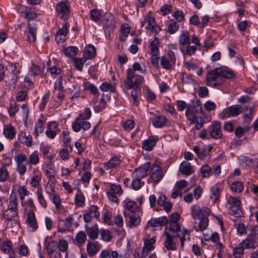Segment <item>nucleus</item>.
Masks as SVG:
<instances>
[{
    "instance_id": "f257e3e1",
    "label": "nucleus",
    "mask_w": 258,
    "mask_h": 258,
    "mask_svg": "<svg viewBox=\"0 0 258 258\" xmlns=\"http://www.w3.org/2000/svg\"><path fill=\"white\" fill-rule=\"evenodd\" d=\"M18 205V198L12 191L7 202V208L4 211L2 217L8 222L13 221L16 225H19Z\"/></svg>"
},
{
    "instance_id": "f03ea898",
    "label": "nucleus",
    "mask_w": 258,
    "mask_h": 258,
    "mask_svg": "<svg viewBox=\"0 0 258 258\" xmlns=\"http://www.w3.org/2000/svg\"><path fill=\"white\" fill-rule=\"evenodd\" d=\"M191 215L195 220H200L199 227L201 231L205 230L209 224L208 217L211 214V210L206 207L200 208L199 205H194L191 208Z\"/></svg>"
},
{
    "instance_id": "7ed1b4c3",
    "label": "nucleus",
    "mask_w": 258,
    "mask_h": 258,
    "mask_svg": "<svg viewBox=\"0 0 258 258\" xmlns=\"http://www.w3.org/2000/svg\"><path fill=\"white\" fill-rule=\"evenodd\" d=\"M144 81L143 76L137 75L131 69L126 71V77L124 80V86L126 89H139Z\"/></svg>"
},
{
    "instance_id": "20e7f679",
    "label": "nucleus",
    "mask_w": 258,
    "mask_h": 258,
    "mask_svg": "<svg viewBox=\"0 0 258 258\" xmlns=\"http://www.w3.org/2000/svg\"><path fill=\"white\" fill-rule=\"evenodd\" d=\"M240 205L241 202L238 198L230 196L227 199L226 208L229 214L239 217L242 215Z\"/></svg>"
},
{
    "instance_id": "39448f33",
    "label": "nucleus",
    "mask_w": 258,
    "mask_h": 258,
    "mask_svg": "<svg viewBox=\"0 0 258 258\" xmlns=\"http://www.w3.org/2000/svg\"><path fill=\"white\" fill-rule=\"evenodd\" d=\"M176 58L174 51L169 50L160 58V64L166 70H170L175 66Z\"/></svg>"
},
{
    "instance_id": "423d86ee",
    "label": "nucleus",
    "mask_w": 258,
    "mask_h": 258,
    "mask_svg": "<svg viewBox=\"0 0 258 258\" xmlns=\"http://www.w3.org/2000/svg\"><path fill=\"white\" fill-rule=\"evenodd\" d=\"M217 72L218 68H216L207 73L206 81L208 86L216 87L224 83L223 79L221 78L220 74Z\"/></svg>"
},
{
    "instance_id": "0eeeda50",
    "label": "nucleus",
    "mask_w": 258,
    "mask_h": 258,
    "mask_svg": "<svg viewBox=\"0 0 258 258\" xmlns=\"http://www.w3.org/2000/svg\"><path fill=\"white\" fill-rule=\"evenodd\" d=\"M242 112L241 106L233 105L224 109L219 114V117L222 119L233 117L238 116Z\"/></svg>"
},
{
    "instance_id": "6e6552de",
    "label": "nucleus",
    "mask_w": 258,
    "mask_h": 258,
    "mask_svg": "<svg viewBox=\"0 0 258 258\" xmlns=\"http://www.w3.org/2000/svg\"><path fill=\"white\" fill-rule=\"evenodd\" d=\"M74 218L70 215L63 220H59L57 225V231L61 233L72 230Z\"/></svg>"
},
{
    "instance_id": "1a4fd4ad",
    "label": "nucleus",
    "mask_w": 258,
    "mask_h": 258,
    "mask_svg": "<svg viewBox=\"0 0 258 258\" xmlns=\"http://www.w3.org/2000/svg\"><path fill=\"white\" fill-rule=\"evenodd\" d=\"M150 167V163L146 162L144 164L141 165L140 167L136 168L132 173V177L134 178H138L141 179L147 176L148 171Z\"/></svg>"
},
{
    "instance_id": "9d476101",
    "label": "nucleus",
    "mask_w": 258,
    "mask_h": 258,
    "mask_svg": "<svg viewBox=\"0 0 258 258\" xmlns=\"http://www.w3.org/2000/svg\"><path fill=\"white\" fill-rule=\"evenodd\" d=\"M102 247V244L98 241H88L86 250L89 256L93 257L96 255Z\"/></svg>"
},
{
    "instance_id": "9b49d317",
    "label": "nucleus",
    "mask_w": 258,
    "mask_h": 258,
    "mask_svg": "<svg viewBox=\"0 0 258 258\" xmlns=\"http://www.w3.org/2000/svg\"><path fill=\"white\" fill-rule=\"evenodd\" d=\"M163 176V172L161 167L157 165H153L151 168L150 178L156 184L159 182Z\"/></svg>"
},
{
    "instance_id": "f8f14e48",
    "label": "nucleus",
    "mask_w": 258,
    "mask_h": 258,
    "mask_svg": "<svg viewBox=\"0 0 258 258\" xmlns=\"http://www.w3.org/2000/svg\"><path fill=\"white\" fill-rule=\"evenodd\" d=\"M60 132L58 124L55 121L47 123L45 134L46 136L50 139H54L56 135Z\"/></svg>"
},
{
    "instance_id": "ddd939ff",
    "label": "nucleus",
    "mask_w": 258,
    "mask_h": 258,
    "mask_svg": "<svg viewBox=\"0 0 258 258\" xmlns=\"http://www.w3.org/2000/svg\"><path fill=\"white\" fill-rule=\"evenodd\" d=\"M56 11L59 13H61V18L64 19H67L69 18V5L67 1L60 2L56 5Z\"/></svg>"
},
{
    "instance_id": "4468645a",
    "label": "nucleus",
    "mask_w": 258,
    "mask_h": 258,
    "mask_svg": "<svg viewBox=\"0 0 258 258\" xmlns=\"http://www.w3.org/2000/svg\"><path fill=\"white\" fill-rule=\"evenodd\" d=\"M221 123L219 122H214L211 127L210 131V136L215 139H219L222 138V133L221 130Z\"/></svg>"
},
{
    "instance_id": "2eb2a0df",
    "label": "nucleus",
    "mask_w": 258,
    "mask_h": 258,
    "mask_svg": "<svg viewBox=\"0 0 258 258\" xmlns=\"http://www.w3.org/2000/svg\"><path fill=\"white\" fill-rule=\"evenodd\" d=\"M165 240L164 242L165 247L168 250H175L177 249L176 242L174 239L176 238L174 235H171L169 233L164 234Z\"/></svg>"
},
{
    "instance_id": "dca6fc26",
    "label": "nucleus",
    "mask_w": 258,
    "mask_h": 258,
    "mask_svg": "<svg viewBox=\"0 0 258 258\" xmlns=\"http://www.w3.org/2000/svg\"><path fill=\"white\" fill-rule=\"evenodd\" d=\"M181 231V227L178 224L175 222H170L169 226L168 228H166V231L164 234L169 233L171 235H174L175 237L179 236V232Z\"/></svg>"
},
{
    "instance_id": "f3484780",
    "label": "nucleus",
    "mask_w": 258,
    "mask_h": 258,
    "mask_svg": "<svg viewBox=\"0 0 258 258\" xmlns=\"http://www.w3.org/2000/svg\"><path fill=\"white\" fill-rule=\"evenodd\" d=\"M158 138L157 136H151L147 140L143 141L142 147L143 148L148 151H151L155 146Z\"/></svg>"
},
{
    "instance_id": "a211bd4d",
    "label": "nucleus",
    "mask_w": 258,
    "mask_h": 258,
    "mask_svg": "<svg viewBox=\"0 0 258 258\" xmlns=\"http://www.w3.org/2000/svg\"><path fill=\"white\" fill-rule=\"evenodd\" d=\"M68 32V26L67 24H64L62 28L57 31L55 36V40L57 43H63L67 39V34Z\"/></svg>"
},
{
    "instance_id": "6ab92c4d",
    "label": "nucleus",
    "mask_w": 258,
    "mask_h": 258,
    "mask_svg": "<svg viewBox=\"0 0 258 258\" xmlns=\"http://www.w3.org/2000/svg\"><path fill=\"white\" fill-rule=\"evenodd\" d=\"M85 230L89 237L93 240L97 239L99 235V229L97 225L89 227L88 224L85 225Z\"/></svg>"
},
{
    "instance_id": "aec40b11",
    "label": "nucleus",
    "mask_w": 258,
    "mask_h": 258,
    "mask_svg": "<svg viewBox=\"0 0 258 258\" xmlns=\"http://www.w3.org/2000/svg\"><path fill=\"white\" fill-rule=\"evenodd\" d=\"M190 34L187 30L182 31L179 36L178 42L180 46V49H182L184 46L190 43Z\"/></svg>"
},
{
    "instance_id": "412c9836",
    "label": "nucleus",
    "mask_w": 258,
    "mask_h": 258,
    "mask_svg": "<svg viewBox=\"0 0 258 258\" xmlns=\"http://www.w3.org/2000/svg\"><path fill=\"white\" fill-rule=\"evenodd\" d=\"M27 35V40L30 42H34L36 40V27L35 25L29 23L28 30L25 33Z\"/></svg>"
},
{
    "instance_id": "4be33fe9",
    "label": "nucleus",
    "mask_w": 258,
    "mask_h": 258,
    "mask_svg": "<svg viewBox=\"0 0 258 258\" xmlns=\"http://www.w3.org/2000/svg\"><path fill=\"white\" fill-rule=\"evenodd\" d=\"M3 134L7 139L13 140L16 136V131L11 124H9L4 125Z\"/></svg>"
},
{
    "instance_id": "5701e85b",
    "label": "nucleus",
    "mask_w": 258,
    "mask_h": 258,
    "mask_svg": "<svg viewBox=\"0 0 258 258\" xmlns=\"http://www.w3.org/2000/svg\"><path fill=\"white\" fill-rule=\"evenodd\" d=\"M218 73L220 74L221 78L232 79L235 77L234 72L227 67H221L218 68Z\"/></svg>"
},
{
    "instance_id": "b1692460",
    "label": "nucleus",
    "mask_w": 258,
    "mask_h": 258,
    "mask_svg": "<svg viewBox=\"0 0 258 258\" xmlns=\"http://www.w3.org/2000/svg\"><path fill=\"white\" fill-rule=\"evenodd\" d=\"M27 223L32 228V231H36L38 228L35 214L33 211H29L27 214Z\"/></svg>"
},
{
    "instance_id": "393cba45",
    "label": "nucleus",
    "mask_w": 258,
    "mask_h": 258,
    "mask_svg": "<svg viewBox=\"0 0 258 258\" xmlns=\"http://www.w3.org/2000/svg\"><path fill=\"white\" fill-rule=\"evenodd\" d=\"M87 240V235L85 232L79 231L76 235L74 244L79 247L83 246Z\"/></svg>"
},
{
    "instance_id": "a878e982",
    "label": "nucleus",
    "mask_w": 258,
    "mask_h": 258,
    "mask_svg": "<svg viewBox=\"0 0 258 258\" xmlns=\"http://www.w3.org/2000/svg\"><path fill=\"white\" fill-rule=\"evenodd\" d=\"M19 141L27 147H31L32 145V138L31 136L27 135L26 133L21 132L18 135Z\"/></svg>"
},
{
    "instance_id": "bb28decb",
    "label": "nucleus",
    "mask_w": 258,
    "mask_h": 258,
    "mask_svg": "<svg viewBox=\"0 0 258 258\" xmlns=\"http://www.w3.org/2000/svg\"><path fill=\"white\" fill-rule=\"evenodd\" d=\"M179 170L182 174L187 176L191 175L194 172L190 163L186 161H183L180 164Z\"/></svg>"
},
{
    "instance_id": "cd10ccee",
    "label": "nucleus",
    "mask_w": 258,
    "mask_h": 258,
    "mask_svg": "<svg viewBox=\"0 0 258 258\" xmlns=\"http://www.w3.org/2000/svg\"><path fill=\"white\" fill-rule=\"evenodd\" d=\"M110 99V97L107 95L102 94V98L97 105H94V108L96 112H99L104 109L106 106L107 101Z\"/></svg>"
},
{
    "instance_id": "c85d7f7f",
    "label": "nucleus",
    "mask_w": 258,
    "mask_h": 258,
    "mask_svg": "<svg viewBox=\"0 0 258 258\" xmlns=\"http://www.w3.org/2000/svg\"><path fill=\"white\" fill-rule=\"evenodd\" d=\"M118 255L119 254L117 251L107 248L101 250L99 258H117Z\"/></svg>"
},
{
    "instance_id": "c756f323",
    "label": "nucleus",
    "mask_w": 258,
    "mask_h": 258,
    "mask_svg": "<svg viewBox=\"0 0 258 258\" xmlns=\"http://www.w3.org/2000/svg\"><path fill=\"white\" fill-rule=\"evenodd\" d=\"M12 243L11 241H7L1 246V250L5 253H8L9 258H15V254L12 248Z\"/></svg>"
},
{
    "instance_id": "7c9ffc66",
    "label": "nucleus",
    "mask_w": 258,
    "mask_h": 258,
    "mask_svg": "<svg viewBox=\"0 0 258 258\" xmlns=\"http://www.w3.org/2000/svg\"><path fill=\"white\" fill-rule=\"evenodd\" d=\"M120 158L118 157L115 156L111 158L109 161L104 163L103 166L106 169H109L117 167L120 164Z\"/></svg>"
},
{
    "instance_id": "2f4dec72",
    "label": "nucleus",
    "mask_w": 258,
    "mask_h": 258,
    "mask_svg": "<svg viewBox=\"0 0 258 258\" xmlns=\"http://www.w3.org/2000/svg\"><path fill=\"white\" fill-rule=\"evenodd\" d=\"M167 119L162 115L156 116L153 121V126L155 127L160 128L165 126L166 124Z\"/></svg>"
},
{
    "instance_id": "473e14b6",
    "label": "nucleus",
    "mask_w": 258,
    "mask_h": 258,
    "mask_svg": "<svg viewBox=\"0 0 258 258\" xmlns=\"http://www.w3.org/2000/svg\"><path fill=\"white\" fill-rule=\"evenodd\" d=\"M149 46L152 57L157 56L159 53V42L156 37L151 42Z\"/></svg>"
},
{
    "instance_id": "72a5a7b5",
    "label": "nucleus",
    "mask_w": 258,
    "mask_h": 258,
    "mask_svg": "<svg viewBox=\"0 0 258 258\" xmlns=\"http://www.w3.org/2000/svg\"><path fill=\"white\" fill-rule=\"evenodd\" d=\"M241 245L243 246L246 249H254L255 248V240L251 237L247 236L244 240L240 243Z\"/></svg>"
},
{
    "instance_id": "f704fd0d",
    "label": "nucleus",
    "mask_w": 258,
    "mask_h": 258,
    "mask_svg": "<svg viewBox=\"0 0 258 258\" xmlns=\"http://www.w3.org/2000/svg\"><path fill=\"white\" fill-rule=\"evenodd\" d=\"M7 181H12L9 172L6 167L0 166V182H5Z\"/></svg>"
},
{
    "instance_id": "c9c22d12",
    "label": "nucleus",
    "mask_w": 258,
    "mask_h": 258,
    "mask_svg": "<svg viewBox=\"0 0 258 258\" xmlns=\"http://www.w3.org/2000/svg\"><path fill=\"white\" fill-rule=\"evenodd\" d=\"M44 130V122L42 118H39L35 124L34 135L37 137L40 134L43 132Z\"/></svg>"
},
{
    "instance_id": "e433bc0d",
    "label": "nucleus",
    "mask_w": 258,
    "mask_h": 258,
    "mask_svg": "<svg viewBox=\"0 0 258 258\" xmlns=\"http://www.w3.org/2000/svg\"><path fill=\"white\" fill-rule=\"evenodd\" d=\"M210 198L214 203L217 202L220 198V189L217 184L213 186L210 189Z\"/></svg>"
},
{
    "instance_id": "4c0bfd02",
    "label": "nucleus",
    "mask_w": 258,
    "mask_h": 258,
    "mask_svg": "<svg viewBox=\"0 0 258 258\" xmlns=\"http://www.w3.org/2000/svg\"><path fill=\"white\" fill-rule=\"evenodd\" d=\"M184 56H190L194 55L196 51L197 48L195 46H191L190 43L184 46L182 49H180Z\"/></svg>"
},
{
    "instance_id": "58836bf2",
    "label": "nucleus",
    "mask_w": 258,
    "mask_h": 258,
    "mask_svg": "<svg viewBox=\"0 0 258 258\" xmlns=\"http://www.w3.org/2000/svg\"><path fill=\"white\" fill-rule=\"evenodd\" d=\"M141 223V218L140 216L135 214L132 213L130 216V225L131 227H137Z\"/></svg>"
},
{
    "instance_id": "ea45409f",
    "label": "nucleus",
    "mask_w": 258,
    "mask_h": 258,
    "mask_svg": "<svg viewBox=\"0 0 258 258\" xmlns=\"http://www.w3.org/2000/svg\"><path fill=\"white\" fill-rule=\"evenodd\" d=\"M39 153L37 151H34L30 155L27 164L30 165H36L39 163Z\"/></svg>"
},
{
    "instance_id": "a19ab883",
    "label": "nucleus",
    "mask_w": 258,
    "mask_h": 258,
    "mask_svg": "<svg viewBox=\"0 0 258 258\" xmlns=\"http://www.w3.org/2000/svg\"><path fill=\"white\" fill-rule=\"evenodd\" d=\"M193 150L198 155L199 157L202 159H206L209 153V150L207 149H200L197 146L195 147Z\"/></svg>"
},
{
    "instance_id": "79ce46f5",
    "label": "nucleus",
    "mask_w": 258,
    "mask_h": 258,
    "mask_svg": "<svg viewBox=\"0 0 258 258\" xmlns=\"http://www.w3.org/2000/svg\"><path fill=\"white\" fill-rule=\"evenodd\" d=\"M82 115L80 114L72 123V128L75 132H79L82 128Z\"/></svg>"
},
{
    "instance_id": "37998d69",
    "label": "nucleus",
    "mask_w": 258,
    "mask_h": 258,
    "mask_svg": "<svg viewBox=\"0 0 258 258\" xmlns=\"http://www.w3.org/2000/svg\"><path fill=\"white\" fill-rule=\"evenodd\" d=\"M84 54L88 58H93L96 54L95 47L92 45H88L84 50Z\"/></svg>"
},
{
    "instance_id": "c03bdc74",
    "label": "nucleus",
    "mask_w": 258,
    "mask_h": 258,
    "mask_svg": "<svg viewBox=\"0 0 258 258\" xmlns=\"http://www.w3.org/2000/svg\"><path fill=\"white\" fill-rule=\"evenodd\" d=\"M37 199L40 204L43 208H45L47 207V203L43 195V190L41 187L38 188L37 191Z\"/></svg>"
},
{
    "instance_id": "a18cd8bd",
    "label": "nucleus",
    "mask_w": 258,
    "mask_h": 258,
    "mask_svg": "<svg viewBox=\"0 0 258 258\" xmlns=\"http://www.w3.org/2000/svg\"><path fill=\"white\" fill-rule=\"evenodd\" d=\"M87 60L86 57L75 58L74 59V62L76 68L79 71H82L83 66Z\"/></svg>"
},
{
    "instance_id": "49530a36",
    "label": "nucleus",
    "mask_w": 258,
    "mask_h": 258,
    "mask_svg": "<svg viewBox=\"0 0 258 258\" xmlns=\"http://www.w3.org/2000/svg\"><path fill=\"white\" fill-rule=\"evenodd\" d=\"M109 187L110 190L108 191L109 192L118 195H121L122 194L123 190L119 184L110 183Z\"/></svg>"
},
{
    "instance_id": "de8ad7c7",
    "label": "nucleus",
    "mask_w": 258,
    "mask_h": 258,
    "mask_svg": "<svg viewBox=\"0 0 258 258\" xmlns=\"http://www.w3.org/2000/svg\"><path fill=\"white\" fill-rule=\"evenodd\" d=\"M85 199L81 191H78L75 198V202L78 207H82L85 204Z\"/></svg>"
},
{
    "instance_id": "09e8293b",
    "label": "nucleus",
    "mask_w": 258,
    "mask_h": 258,
    "mask_svg": "<svg viewBox=\"0 0 258 258\" xmlns=\"http://www.w3.org/2000/svg\"><path fill=\"white\" fill-rule=\"evenodd\" d=\"M244 249L243 246L241 245V244L239 243L236 247L233 249V255L234 256H236L241 258L244 255Z\"/></svg>"
},
{
    "instance_id": "8fccbe9b",
    "label": "nucleus",
    "mask_w": 258,
    "mask_h": 258,
    "mask_svg": "<svg viewBox=\"0 0 258 258\" xmlns=\"http://www.w3.org/2000/svg\"><path fill=\"white\" fill-rule=\"evenodd\" d=\"M132 181L131 183V187L135 190L140 189L144 184V182H141V179L138 178L132 177Z\"/></svg>"
},
{
    "instance_id": "3c124183",
    "label": "nucleus",
    "mask_w": 258,
    "mask_h": 258,
    "mask_svg": "<svg viewBox=\"0 0 258 258\" xmlns=\"http://www.w3.org/2000/svg\"><path fill=\"white\" fill-rule=\"evenodd\" d=\"M101 239L105 241H110L112 236L111 232L108 230L101 229L100 230Z\"/></svg>"
},
{
    "instance_id": "603ef678",
    "label": "nucleus",
    "mask_w": 258,
    "mask_h": 258,
    "mask_svg": "<svg viewBox=\"0 0 258 258\" xmlns=\"http://www.w3.org/2000/svg\"><path fill=\"white\" fill-rule=\"evenodd\" d=\"M182 81L184 84H190L193 86L196 84L192 76L190 74H183L182 76Z\"/></svg>"
},
{
    "instance_id": "864d4df0",
    "label": "nucleus",
    "mask_w": 258,
    "mask_h": 258,
    "mask_svg": "<svg viewBox=\"0 0 258 258\" xmlns=\"http://www.w3.org/2000/svg\"><path fill=\"white\" fill-rule=\"evenodd\" d=\"M201 172L203 177H208L212 174V169L207 164H205L201 168Z\"/></svg>"
},
{
    "instance_id": "5fc2aeb1",
    "label": "nucleus",
    "mask_w": 258,
    "mask_h": 258,
    "mask_svg": "<svg viewBox=\"0 0 258 258\" xmlns=\"http://www.w3.org/2000/svg\"><path fill=\"white\" fill-rule=\"evenodd\" d=\"M179 28V25L176 22L172 21L170 22L167 27L168 32L171 34H174Z\"/></svg>"
},
{
    "instance_id": "6e6d98bb",
    "label": "nucleus",
    "mask_w": 258,
    "mask_h": 258,
    "mask_svg": "<svg viewBox=\"0 0 258 258\" xmlns=\"http://www.w3.org/2000/svg\"><path fill=\"white\" fill-rule=\"evenodd\" d=\"M126 209L133 213L139 211V208L137 204L132 201H128L126 204Z\"/></svg>"
},
{
    "instance_id": "4d7b16f0",
    "label": "nucleus",
    "mask_w": 258,
    "mask_h": 258,
    "mask_svg": "<svg viewBox=\"0 0 258 258\" xmlns=\"http://www.w3.org/2000/svg\"><path fill=\"white\" fill-rule=\"evenodd\" d=\"M100 90L103 92L109 91L114 92L115 91V87L108 83H103L100 86Z\"/></svg>"
},
{
    "instance_id": "13d9d810",
    "label": "nucleus",
    "mask_w": 258,
    "mask_h": 258,
    "mask_svg": "<svg viewBox=\"0 0 258 258\" xmlns=\"http://www.w3.org/2000/svg\"><path fill=\"white\" fill-rule=\"evenodd\" d=\"M78 51V49L76 46H69L64 49V52L67 56H73L75 55Z\"/></svg>"
},
{
    "instance_id": "bf43d9fd",
    "label": "nucleus",
    "mask_w": 258,
    "mask_h": 258,
    "mask_svg": "<svg viewBox=\"0 0 258 258\" xmlns=\"http://www.w3.org/2000/svg\"><path fill=\"white\" fill-rule=\"evenodd\" d=\"M231 188L234 192H240L243 189V185L242 182L236 181L232 183Z\"/></svg>"
},
{
    "instance_id": "052dcab7",
    "label": "nucleus",
    "mask_w": 258,
    "mask_h": 258,
    "mask_svg": "<svg viewBox=\"0 0 258 258\" xmlns=\"http://www.w3.org/2000/svg\"><path fill=\"white\" fill-rule=\"evenodd\" d=\"M57 246V243L55 241L51 240L46 245L47 253L56 251Z\"/></svg>"
},
{
    "instance_id": "680f3d73",
    "label": "nucleus",
    "mask_w": 258,
    "mask_h": 258,
    "mask_svg": "<svg viewBox=\"0 0 258 258\" xmlns=\"http://www.w3.org/2000/svg\"><path fill=\"white\" fill-rule=\"evenodd\" d=\"M91 19L92 21L97 22L101 18V14L99 10L94 9L90 11Z\"/></svg>"
},
{
    "instance_id": "e2e57ef3",
    "label": "nucleus",
    "mask_w": 258,
    "mask_h": 258,
    "mask_svg": "<svg viewBox=\"0 0 258 258\" xmlns=\"http://www.w3.org/2000/svg\"><path fill=\"white\" fill-rule=\"evenodd\" d=\"M92 217L98 218L99 217L100 214L98 211V208L95 205L91 206L88 212Z\"/></svg>"
},
{
    "instance_id": "0e129e2a",
    "label": "nucleus",
    "mask_w": 258,
    "mask_h": 258,
    "mask_svg": "<svg viewBox=\"0 0 258 258\" xmlns=\"http://www.w3.org/2000/svg\"><path fill=\"white\" fill-rule=\"evenodd\" d=\"M19 106L16 103H11L8 108V112L10 116H14L18 111Z\"/></svg>"
},
{
    "instance_id": "69168bd1",
    "label": "nucleus",
    "mask_w": 258,
    "mask_h": 258,
    "mask_svg": "<svg viewBox=\"0 0 258 258\" xmlns=\"http://www.w3.org/2000/svg\"><path fill=\"white\" fill-rule=\"evenodd\" d=\"M49 98V93H47L43 96L41 100V102L39 104V109L40 110H43L46 107V104L48 102Z\"/></svg>"
},
{
    "instance_id": "338daca9",
    "label": "nucleus",
    "mask_w": 258,
    "mask_h": 258,
    "mask_svg": "<svg viewBox=\"0 0 258 258\" xmlns=\"http://www.w3.org/2000/svg\"><path fill=\"white\" fill-rule=\"evenodd\" d=\"M131 91V96L134 100V105L137 106L139 104V100H138V95L140 92V88L139 89H132Z\"/></svg>"
},
{
    "instance_id": "774afa93",
    "label": "nucleus",
    "mask_w": 258,
    "mask_h": 258,
    "mask_svg": "<svg viewBox=\"0 0 258 258\" xmlns=\"http://www.w3.org/2000/svg\"><path fill=\"white\" fill-rule=\"evenodd\" d=\"M135 125V123L133 120L127 119L123 123V127L125 131H129L134 127Z\"/></svg>"
}]
</instances>
